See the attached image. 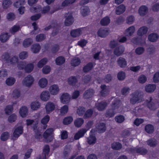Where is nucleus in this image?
Masks as SVG:
<instances>
[{
    "label": "nucleus",
    "mask_w": 159,
    "mask_h": 159,
    "mask_svg": "<svg viewBox=\"0 0 159 159\" xmlns=\"http://www.w3.org/2000/svg\"><path fill=\"white\" fill-rule=\"evenodd\" d=\"M96 131L99 133L104 132L106 130L105 125L103 123H100L96 127Z\"/></svg>",
    "instance_id": "23"
},
{
    "label": "nucleus",
    "mask_w": 159,
    "mask_h": 159,
    "mask_svg": "<svg viewBox=\"0 0 159 159\" xmlns=\"http://www.w3.org/2000/svg\"><path fill=\"white\" fill-rule=\"evenodd\" d=\"M76 0H65L61 4L62 6L64 7H66L70 4L74 3Z\"/></svg>",
    "instance_id": "55"
},
{
    "label": "nucleus",
    "mask_w": 159,
    "mask_h": 159,
    "mask_svg": "<svg viewBox=\"0 0 159 159\" xmlns=\"http://www.w3.org/2000/svg\"><path fill=\"white\" fill-rule=\"evenodd\" d=\"M73 120V119L72 117L71 116L68 117L64 119L63 123L65 125H68Z\"/></svg>",
    "instance_id": "61"
},
{
    "label": "nucleus",
    "mask_w": 159,
    "mask_h": 159,
    "mask_svg": "<svg viewBox=\"0 0 159 159\" xmlns=\"http://www.w3.org/2000/svg\"><path fill=\"white\" fill-rule=\"evenodd\" d=\"M145 130L146 132L148 134H152L154 130V126L152 124H148L145 127Z\"/></svg>",
    "instance_id": "27"
},
{
    "label": "nucleus",
    "mask_w": 159,
    "mask_h": 159,
    "mask_svg": "<svg viewBox=\"0 0 159 159\" xmlns=\"http://www.w3.org/2000/svg\"><path fill=\"white\" fill-rule=\"evenodd\" d=\"M80 60L79 58H75L71 60L70 64L72 66H76L80 64Z\"/></svg>",
    "instance_id": "39"
},
{
    "label": "nucleus",
    "mask_w": 159,
    "mask_h": 159,
    "mask_svg": "<svg viewBox=\"0 0 159 159\" xmlns=\"http://www.w3.org/2000/svg\"><path fill=\"white\" fill-rule=\"evenodd\" d=\"M9 37L8 33H2L0 35V40L2 43L6 42L8 40Z\"/></svg>",
    "instance_id": "33"
},
{
    "label": "nucleus",
    "mask_w": 159,
    "mask_h": 159,
    "mask_svg": "<svg viewBox=\"0 0 159 159\" xmlns=\"http://www.w3.org/2000/svg\"><path fill=\"white\" fill-rule=\"evenodd\" d=\"M28 110L26 107H22L19 111L20 114L22 117H25L28 115Z\"/></svg>",
    "instance_id": "25"
},
{
    "label": "nucleus",
    "mask_w": 159,
    "mask_h": 159,
    "mask_svg": "<svg viewBox=\"0 0 159 159\" xmlns=\"http://www.w3.org/2000/svg\"><path fill=\"white\" fill-rule=\"evenodd\" d=\"M74 21V19L70 14H67L66 16V20L64 23L66 26H69L71 25Z\"/></svg>",
    "instance_id": "6"
},
{
    "label": "nucleus",
    "mask_w": 159,
    "mask_h": 159,
    "mask_svg": "<svg viewBox=\"0 0 159 159\" xmlns=\"http://www.w3.org/2000/svg\"><path fill=\"white\" fill-rule=\"evenodd\" d=\"M101 88L102 89L101 91V95L102 96L105 97L108 94L109 92L108 88L105 85H102Z\"/></svg>",
    "instance_id": "22"
},
{
    "label": "nucleus",
    "mask_w": 159,
    "mask_h": 159,
    "mask_svg": "<svg viewBox=\"0 0 159 159\" xmlns=\"http://www.w3.org/2000/svg\"><path fill=\"white\" fill-rule=\"evenodd\" d=\"M41 49V47L39 44L36 43L33 44L31 47V50L33 52L37 53Z\"/></svg>",
    "instance_id": "35"
},
{
    "label": "nucleus",
    "mask_w": 159,
    "mask_h": 159,
    "mask_svg": "<svg viewBox=\"0 0 159 159\" xmlns=\"http://www.w3.org/2000/svg\"><path fill=\"white\" fill-rule=\"evenodd\" d=\"M12 2L10 0H4L2 2V6L4 9H7L9 7Z\"/></svg>",
    "instance_id": "50"
},
{
    "label": "nucleus",
    "mask_w": 159,
    "mask_h": 159,
    "mask_svg": "<svg viewBox=\"0 0 159 159\" xmlns=\"http://www.w3.org/2000/svg\"><path fill=\"white\" fill-rule=\"evenodd\" d=\"M95 93L94 90L92 89H89L86 90L83 93V98L85 99H88L92 98Z\"/></svg>",
    "instance_id": "3"
},
{
    "label": "nucleus",
    "mask_w": 159,
    "mask_h": 159,
    "mask_svg": "<svg viewBox=\"0 0 159 159\" xmlns=\"http://www.w3.org/2000/svg\"><path fill=\"white\" fill-rule=\"evenodd\" d=\"M117 62L119 66L121 68L124 67L127 65L125 59L122 57H120L117 60Z\"/></svg>",
    "instance_id": "21"
},
{
    "label": "nucleus",
    "mask_w": 159,
    "mask_h": 159,
    "mask_svg": "<svg viewBox=\"0 0 159 159\" xmlns=\"http://www.w3.org/2000/svg\"><path fill=\"white\" fill-rule=\"evenodd\" d=\"M49 91L52 95H56L58 93L59 91V89L58 85L54 84L50 87Z\"/></svg>",
    "instance_id": "13"
},
{
    "label": "nucleus",
    "mask_w": 159,
    "mask_h": 159,
    "mask_svg": "<svg viewBox=\"0 0 159 159\" xmlns=\"http://www.w3.org/2000/svg\"><path fill=\"white\" fill-rule=\"evenodd\" d=\"M84 122V120L82 118H78L75 120L74 123L76 127H80L83 124Z\"/></svg>",
    "instance_id": "37"
},
{
    "label": "nucleus",
    "mask_w": 159,
    "mask_h": 159,
    "mask_svg": "<svg viewBox=\"0 0 159 159\" xmlns=\"http://www.w3.org/2000/svg\"><path fill=\"white\" fill-rule=\"evenodd\" d=\"M26 63L25 61H20L17 63V67L19 70L25 69Z\"/></svg>",
    "instance_id": "59"
},
{
    "label": "nucleus",
    "mask_w": 159,
    "mask_h": 159,
    "mask_svg": "<svg viewBox=\"0 0 159 159\" xmlns=\"http://www.w3.org/2000/svg\"><path fill=\"white\" fill-rule=\"evenodd\" d=\"M93 63L90 62L84 66L83 70L84 72H87L91 70L93 68Z\"/></svg>",
    "instance_id": "38"
},
{
    "label": "nucleus",
    "mask_w": 159,
    "mask_h": 159,
    "mask_svg": "<svg viewBox=\"0 0 159 159\" xmlns=\"http://www.w3.org/2000/svg\"><path fill=\"white\" fill-rule=\"evenodd\" d=\"M125 6L124 5H120L116 8V14L117 15H120L122 13L125 11Z\"/></svg>",
    "instance_id": "29"
},
{
    "label": "nucleus",
    "mask_w": 159,
    "mask_h": 159,
    "mask_svg": "<svg viewBox=\"0 0 159 159\" xmlns=\"http://www.w3.org/2000/svg\"><path fill=\"white\" fill-rule=\"evenodd\" d=\"M125 51V48L122 46L120 45L116 47L114 49V54L117 56H119L122 55Z\"/></svg>",
    "instance_id": "7"
},
{
    "label": "nucleus",
    "mask_w": 159,
    "mask_h": 159,
    "mask_svg": "<svg viewBox=\"0 0 159 159\" xmlns=\"http://www.w3.org/2000/svg\"><path fill=\"white\" fill-rule=\"evenodd\" d=\"M50 97V94L49 92L47 91H43L40 96L41 99L43 101H48Z\"/></svg>",
    "instance_id": "20"
},
{
    "label": "nucleus",
    "mask_w": 159,
    "mask_h": 159,
    "mask_svg": "<svg viewBox=\"0 0 159 159\" xmlns=\"http://www.w3.org/2000/svg\"><path fill=\"white\" fill-rule=\"evenodd\" d=\"M118 79L120 80H124L125 78V74L124 72L122 71L119 72L117 74Z\"/></svg>",
    "instance_id": "60"
},
{
    "label": "nucleus",
    "mask_w": 159,
    "mask_h": 159,
    "mask_svg": "<svg viewBox=\"0 0 159 159\" xmlns=\"http://www.w3.org/2000/svg\"><path fill=\"white\" fill-rule=\"evenodd\" d=\"M148 29L146 26H143L140 28V36H142L146 34L148 31Z\"/></svg>",
    "instance_id": "45"
},
{
    "label": "nucleus",
    "mask_w": 159,
    "mask_h": 159,
    "mask_svg": "<svg viewBox=\"0 0 159 159\" xmlns=\"http://www.w3.org/2000/svg\"><path fill=\"white\" fill-rule=\"evenodd\" d=\"M40 103L37 101L33 102L31 104V108L34 110H37L40 107Z\"/></svg>",
    "instance_id": "43"
},
{
    "label": "nucleus",
    "mask_w": 159,
    "mask_h": 159,
    "mask_svg": "<svg viewBox=\"0 0 159 159\" xmlns=\"http://www.w3.org/2000/svg\"><path fill=\"white\" fill-rule=\"evenodd\" d=\"M34 67V65L32 63H30L27 65H26L25 70L26 72L30 73L32 71Z\"/></svg>",
    "instance_id": "42"
},
{
    "label": "nucleus",
    "mask_w": 159,
    "mask_h": 159,
    "mask_svg": "<svg viewBox=\"0 0 159 159\" xmlns=\"http://www.w3.org/2000/svg\"><path fill=\"white\" fill-rule=\"evenodd\" d=\"M22 133L23 127L21 126H19L14 130L13 134V137L16 138H17Z\"/></svg>",
    "instance_id": "16"
},
{
    "label": "nucleus",
    "mask_w": 159,
    "mask_h": 159,
    "mask_svg": "<svg viewBox=\"0 0 159 159\" xmlns=\"http://www.w3.org/2000/svg\"><path fill=\"white\" fill-rule=\"evenodd\" d=\"M48 59L46 58H44L38 62L37 66L38 67L41 68L45 65L48 62Z\"/></svg>",
    "instance_id": "41"
},
{
    "label": "nucleus",
    "mask_w": 159,
    "mask_h": 159,
    "mask_svg": "<svg viewBox=\"0 0 159 159\" xmlns=\"http://www.w3.org/2000/svg\"><path fill=\"white\" fill-rule=\"evenodd\" d=\"M122 103L119 99H116L111 104V107L114 110H116V112H118L120 111L119 108L121 106Z\"/></svg>",
    "instance_id": "4"
},
{
    "label": "nucleus",
    "mask_w": 159,
    "mask_h": 159,
    "mask_svg": "<svg viewBox=\"0 0 159 159\" xmlns=\"http://www.w3.org/2000/svg\"><path fill=\"white\" fill-rule=\"evenodd\" d=\"M156 88V84H149L145 86V89L146 92L150 93L153 92L155 90Z\"/></svg>",
    "instance_id": "15"
},
{
    "label": "nucleus",
    "mask_w": 159,
    "mask_h": 159,
    "mask_svg": "<svg viewBox=\"0 0 159 159\" xmlns=\"http://www.w3.org/2000/svg\"><path fill=\"white\" fill-rule=\"evenodd\" d=\"M89 12V7L87 6L82 7L81 8V13L82 15L85 16Z\"/></svg>",
    "instance_id": "40"
},
{
    "label": "nucleus",
    "mask_w": 159,
    "mask_h": 159,
    "mask_svg": "<svg viewBox=\"0 0 159 159\" xmlns=\"http://www.w3.org/2000/svg\"><path fill=\"white\" fill-rule=\"evenodd\" d=\"M15 79L12 77L7 78L6 80V84L8 85L11 86L13 85L15 82Z\"/></svg>",
    "instance_id": "47"
},
{
    "label": "nucleus",
    "mask_w": 159,
    "mask_h": 159,
    "mask_svg": "<svg viewBox=\"0 0 159 159\" xmlns=\"http://www.w3.org/2000/svg\"><path fill=\"white\" fill-rule=\"evenodd\" d=\"M48 83L47 80L44 78L41 79L39 81L38 83L39 86L42 88H44L46 87Z\"/></svg>",
    "instance_id": "28"
},
{
    "label": "nucleus",
    "mask_w": 159,
    "mask_h": 159,
    "mask_svg": "<svg viewBox=\"0 0 159 159\" xmlns=\"http://www.w3.org/2000/svg\"><path fill=\"white\" fill-rule=\"evenodd\" d=\"M115 120L116 122L120 123L124 121L125 118L124 116L120 115L116 116L115 118Z\"/></svg>",
    "instance_id": "58"
},
{
    "label": "nucleus",
    "mask_w": 159,
    "mask_h": 159,
    "mask_svg": "<svg viewBox=\"0 0 159 159\" xmlns=\"http://www.w3.org/2000/svg\"><path fill=\"white\" fill-rule=\"evenodd\" d=\"M116 110H114L112 108L108 110L105 114L106 116L107 117H111L114 116L117 113Z\"/></svg>",
    "instance_id": "26"
},
{
    "label": "nucleus",
    "mask_w": 159,
    "mask_h": 159,
    "mask_svg": "<svg viewBox=\"0 0 159 159\" xmlns=\"http://www.w3.org/2000/svg\"><path fill=\"white\" fill-rule=\"evenodd\" d=\"M147 144L152 147H155L157 144V141L156 139L151 138L147 141Z\"/></svg>",
    "instance_id": "31"
},
{
    "label": "nucleus",
    "mask_w": 159,
    "mask_h": 159,
    "mask_svg": "<svg viewBox=\"0 0 159 159\" xmlns=\"http://www.w3.org/2000/svg\"><path fill=\"white\" fill-rule=\"evenodd\" d=\"M83 29V28H78L73 30L70 32V35L74 38L79 37L82 34Z\"/></svg>",
    "instance_id": "9"
},
{
    "label": "nucleus",
    "mask_w": 159,
    "mask_h": 159,
    "mask_svg": "<svg viewBox=\"0 0 159 159\" xmlns=\"http://www.w3.org/2000/svg\"><path fill=\"white\" fill-rule=\"evenodd\" d=\"M68 82L70 85H75L77 82V79L75 76L70 77L68 79Z\"/></svg>",
    "instance_id": "44"
},
{
    "label": "nucleus",
    "mask_w": 159,
    "mask_h": 159,
    "mask_svg": "<svg viewBox=\"0 0 159 159\" xmlns=\"http://www.w3.org/2000/svg\"><path fill=\"white\" fill-rule=\"evenodd\" d=\"M12 95L13 98L16 99L18 98L20 95V91L18 89H15L13 92Z\"/></svg>",
    "instance_id": "62"
},
{
    "label": "nucleus",
    "mask_w": 159,
    "mask_h": 159,
    "mask_svg": "<svg viewBox=\"0 0 159 159\" xmlns=\"http://www.w3.org/2000/svg\"><path fill=\"white\" fill-rule=\"evenodd\" d=\"M33 40L32 39L28 38L24 40L23 43V44L24 47H27L30 46Z\"/></svg>",
    "instance_id": "48"
},
{
    "label": "nucleus",
    "mask_w": 159,
    "mask_h": 159,
    "mask_svg": "<svg viewBox=\"0 0 159 159\" xmlns=\"http://www.w3.org/2000/svg\"><path fill=\"white\" fill-rule=\"evenodd\" d=\"M51 68L48 66H46L42 69L43 72L45 74L49 73L51 71Z\"/></svg>",
    "instance_id": "64"
},
{
    "label": "nucleus",
    "mask_w": 159,
    "mask_h": 159,
    "mask_svg": "<svg viewBox=\"0 0 159 159\" xmlns=\"http://www.w3.org/2000/svg\"><path fill=\"white\" fill-rule=\"evenodd\" d=\"M26 121L27 125H31L34 131H36L35 130L37 128L38 123L34 121L33 120L28 119L26 120Z\"/></svg>",
    "instance_id": "19"
},
{
    "label": "nucleus",
    "mask_w": 159,
    "mask_h": 159,
    "mask_svg": "<svg viewBox=\"0 0 159 159\" xmlns=\"http://www.w3.org/2000/svg\"><path fill=\"white\" fill-rule=\"evenodd\" d=\"M107 106V102L102 101L98 104L97 105V107L99 111H102Z\"/></svg>",
    "instance_id": "30"
},
{
    "label": "nucleus",
    "mask_w": 159,
    "mask_h": 159,
    "mask_svg": "<svg viewBox=\"0 0 159 159\" xmlns=\"http://www.w3.org/2000/svg\"><path fill=\"white\" fill-rule=\"evenodd\" d=\"M139 91H136L132 94V98L130 99V101L132 104H135L139 100Z\"/></svg>",
    "instance_id": "8"
},
{
    "label": "nucleus",
    "mask_w": 159,
    "mask_h": 159,
    "mask_svg": "<svg viewBox=\"0 0 159 159\" xmlns=\"http://www.w3.org/2000/svg\"><path fill=\"white\" fill-rule=\"evenodd\" d=\"M55 108L54 104L51 102H48L45 106L46 112L49 114L53 111Z\"/></svg>",
    "instance_id": "10"
},
{
    "label": "nucleus",
    "mask_w": 159,
    "mask_h": 159,
    "mask_svg": "<svg viewBox=\"0 0 159 159\" xmlns=\"http://www.w3.org/2000/svg\"><path fill=\"white\" fill-rule=\"evenodd\" d=\"M135 31V28L134 26H132L125 30L124 34L127 36L129 37L132 35Z\"/></svg>",
    "instance_id": "14"
},
{
    "label": "nucleus",
    "mask_w": 159,
    "mask_h": 159,
    "mask_svg": "<svg viewBox=\"0 0 159 159\" xmlns=\"http://www.w3.org/2000/svg\"><path fill=\"white\" fill-rule=\"evenodd\" d=\"M111 147L113 149L118 150L121 148L122 145L119 143L115 142L111 144Z\"/></svg>",
    "instance_id": "46"
},
{
    "label": "nucleus",
    "mask_w": 159,
    "mask_h": 159,
    "mask_svg": "<svg viewBox=\"0 0 159 159\" xmlns=\"http://www.w3.org/2000/svg\"><path fill=\"white\" fill-rule=\"evenodd\" d=\"M152 97L151 96L149 97V100H146L145 102L147 107L150 110L154 111L156 110V107L154 103L152 102Z\"/></svg>",
    "instance_id": "5"
},
{
    "label": "nucleus",
    "mask_w": 159,
    "mask_h": 159,
    "mask_svg": "<svg viewBox=\"0 0 159 159\" xmlns=\"http://www.w3.org/2000/svg\"><path fill=\"white\" fill-rule=\"evenodd\" d=\"M87 131V130L82 129L79 130L75 135L74 138L75 140H77L83 137Z\"/></svg>",
    "instance_id": "18"
},
{
    "label": "nucleus",
    "mask_w": 159,
    "mask_h": 159,
    "mask_svg": "<svg viewBox=\"0 0 159 159\" xmlns=\"http://www.w3.org/2000/svg\"><path fill=\"white\" fill-rule=\"evenodd\" d=\"M53 131V130L52 128H49L47 129L44 133L43 137L46 139L45 140L46 142L49 143L52 140V137H51L50 136Z\"/></svg>",
    "instance_id": "2"
},
{
    "label": "nucleus",
    "mask_w": 159,
    "mask_h": 159,
    "mask_svg": "<svg viewBox=\"0 0 159 159\" xmlns=\"http://www.w3.org/2000/svg\"><path fill=\"white\" fill-rule=\"evenodd\" d=\"M108 34V31L106 29H100L98 32V36L102 38L105 37L107 36Z\"/></svg>",
    "instance_id": "17"
},
{
    "label": "nucleus",
    "mask_w": 159,
    "mask_h": 159,
    "mask_svg": "<svg viewBox=\"0 0 159 159\" xmlns=\"http://www.w3.org/2000/svg\"><path fill=\"white\" fill-rule=\"evenodd\" d=\"M85 111V109L83 107H79L77 110V113L79 116H82L83 115Z\"/></svg>",
    "instance_id": "56"
},
{
    "label": "nucleus",
    "mask_w": 159,
    "mask_h": 159,
    "mask_svg": "<svg viewBox=\"0 0 159 159\" xmlns=\"http://www.w3.org/2000/svg\"><path fill=\"white\" fill-rule=\"evenodd\" d=\"M36 40L37 42H41L44 40L46 38L45 35L43 34H40L36 37Z\"/></svg>",
    "instance_id": "54"
},
{
    "label": "nucleus",
    "mask_w": 159,
    "mask_h": 159,
    "mask_svg": "<svg viewBox=\"0 0 159 159\" xmlns=\"http://www.w3.org/2000/svg\"><path fill=\"white\" fill-rule=\"evenodd\" d=\"M68 111V106L65 105L61 107L60 109V113L61 115H64Z\"/></svg>",
    "instance_id": "53"
},
{
    "label": "nucleus",
    "mask_w": 159,
    "mask_h": 159,
    "mask_svg": "<svg viewBox=\"0 0 159 159\" xmlns=\"http://www.w3.org/2000/svg\"><path fill=\"white\" fill-rule=\"evenodd\" d=\"M70 99V95L67 93L63 94L61 97V102L63 104L67 103L69 102Z\"/></svg>",
    "instance_id": "12"
},
{
    "label": "nucleus",
    "mask_w": 159,
    "mask_h": 159,
    "mask_svg": "<svg viewBox=\"0 0 159 159\" xmlns=\"http://www.w3.org/2000/svg\"><path fill=\"white\" fill-rule=\"evenodd\" d=\"M21 28L20 25H14L10 30L11 33H15L19 31Z\"/></svg>",
    "instance_id": "57"
},
{
    "label": "nucleus",
    "mask_w": 159,
    "mask_h": 159,
    "mask_svg": "<svg viewBox=\"0 0 159 159\" xmlns=\"http://www.w3.org/2000/svg\"><path fill=\"white\" fill-rule=\"evenodd\" d=\"M159 38L158 34L155 33H152L149 34L148 36V40L151 42H156Z\"/></svg>",
    "instance_id": "11"
},
{
    "label": "nucleus",
    "mask_w": 159,
    "mask_h": 159,
    "mask_svg": "<svg viewBox=\"0 0 159 159\" xmlns=\"http://www.w3.org/2000/svg\"><path fill=\"white\" fill-rule=\"evenodd\" d=\"M9 136V133L7 132H4L2 134L0 139L2 141H5L8 139Z\"/></svg>",
    "instance_id": "52"
},
{
    "label": "nucleus",
    "mask_w": 159,
    "mask_h": 159,
    "mask_svg": "<svg viewBox=\"0 0 159 159\" xmlns=\"http://www.w3.org/2000/svg\"><path fill=\"white\" fill-rule=\"evenodd\" d=\"M96 138L94 135H90V136L87 138V143L90 145H93L94 144L96 143Z\"/></svg>",
    "instance_id": "32"
},
{
    "label": "nucleus",
    "mask_w": 159,
    "mask_h": 159,
    "mask_svg": "<svg viewBox=\"0 0 159 159\" xmlns=\"http://www.w3.org/2000/svg\"><path fill=\"white\" fill-rule=\"evenodd\" d=\"M34 81V77L31 75L25 77L22 81L23 85L28 87H30Z\"/></svg>",
    "instance_id": "1"
},
{
    "label": "nucleus",
    "mask_w": 159,
    "mask_h": 159,
    "mask_svg": "<svg viewBox=\"0 0 159 159\" xmlns=\"http://www.w3.org/2000/svg\"><path fill=\"white\" fill-rule=\"evenodd\" d=\"M134 17L132 15H130L127 17L126 20V21L127 24L131 25L134 22Z\"/></svg>",
    "instance_id": "51"
},
{
    "label": "nucleus",
    "mask_w": 159,
    "mask_h": 159,
    "mask_svg": "<svg viewBox=\"0 0 159 159\" xmlns=\"http://www.w3.org/2000/svg\"><path fill=\"white\" fill-rule=\"evenodd\" d=\"M18 59L17 57L14 56L12 57H10L9 60L8 62H10L11 64H16L18 61Z\"/></svg>",
    "instance_id": "63"
},
{
    "label": "nucleus",
    "mask_w": 159,
    "mask_h": 159,
    "mask_svg": "<svg viewBox=\"0 0 159 159\" xmlns=\"http://www.w3.org/2000/svg\"><path fill=\"white\" fill-rule=\"evenodd\" d=\"M127 151L132 153H139V148H130L126 149Z\"/></svg>",
    "instance_id": "49"
},
{
    "label": "nucleus",
    "mask_w": 159,
    "mask_h": 159,
    "mask_svg": "<svg viewBox=\"0 0 159 159\" xmlns=\"http://www.w3.org/2000/svg\"><path fill=\"white\" fill-rule=\"evenodd\" d=\"M148 11V8L146 6L142 5L140 7V16H144L147 14Z\"/></svg>",
    "instance_id": "24"
},
{
    "label": "nucleus",
    "mask_w": 159,
    "mask_h": 159,
    "mask_svg": "<svg viewBox=\"0 0 159 159\" xmlns=\"http://www.w3.org/2000/svg\"><path fill=\"white\" fill-rule=\"evenodd\" d=\"M110 22V19L108 16H106L102 19L100 21V23L102 25L107 26Z\"/></svg>",
    "instance_id": "36"
},
{
    "label": "nucleus",
    "mask_w": 159,
    "mask_h": 159,
    "mask_svg": "<svg viewBox=\"0 0 159 159\" xmlns=\"http://www.w3.org/2000/svg\"><path fill=\"white\" fill-rule=\"evenodd\" d=\"M65 61V58L61 56H59L57 58L56 60V64L58 66H60L64 63Z\"/></svg>",
    "instance_id": "34"
}]
</instances>
